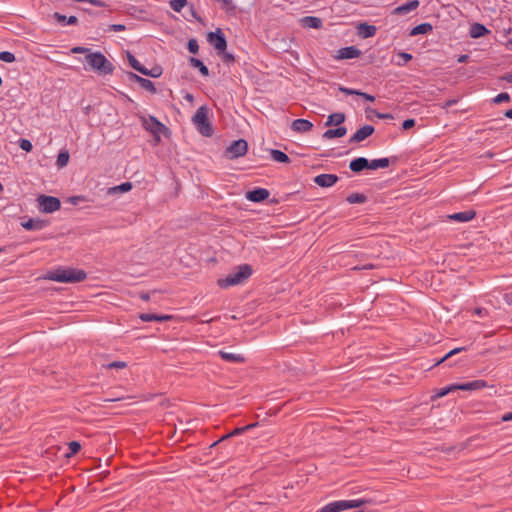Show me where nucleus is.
Instances as JSON below:
<instances>
[{
    "instance_id": "1",
    "label": "nucleus",
    "mask_w": 512,
    "mask_h": 512,
    "mask_svg": "<svg viewBox=\"0 0 512 512\" xmlns=\"http://www.w3.org/2000/svg\"><path fill=\"white\" fill-rule=\"evenodd\" d=\"M86 277V272L82 269L58 268L49 272L45 278L60 283H77L84 281Z\"/></svg>"
},
{
    "instance_id": "2",
    "label": "nucleus",
    "mask_w": 512,
    "mask_h": 512,
    "mask_svg": "<svg viewBox=\"0 0 512 512\" xmlns=\"http://www.w3.org/2000/svg\"><path fill=\"white\" fill-rule=\"evenodd\" d=\"M252 275V268L248 264H243L236 267L231 271L225 278H221L217 281V284L221 288H229L243 284Z\"/></svg>"
},
{
    "instance_id": "3",
    "label": "nucleus",
    "mask_w": 512,
    "mask_h": 512,
    "mask_svg": "<svg viewBox=\"0 0 512 512\" xmlns=\"http://www.w3.org/2000/svg\"><path fill=\"white\" fill-rule=\"evenodd\" d=\"M85 59L90 68L101 75H110L114 71L113 64L99 51L89 52Z\"/></svg>"
},
{
    "instance_id": "4",
    "label": "nucleus",
    "mask_w": 512,
    "mask_h": 512,
    "mask_svg": "<svg viewBox=\"0 0 512 512\" xmlns=\"http://www.w3.org/2000/svg\"><path fill=\"white\" fill-rule=\"evenodd\" d=\"M368 502L369 501L366 499L334 501L322 507L318 512H341L352 508H358Z\"/></svg>"
},
{
    "instance_id": "5",
    "label": "nucleus",
    "mask_w": 512,
    "mask_h": 512,
    "mask_svg": "<svg viewBox=\"0 0 512 512\" xmlns=\"http://www.w3.org/2000/svg\"><path fill=\"white\" fill-rule=\"evenodd\" d=\"M248 151V143L243 140L233 141L225 150L224 154L227 159L233 160L244 156Z\"/></svg>"
},
{
    "instance_id": "6",
    "label": "nucleus",
    "mask_w": 512,
    "mask_h": 512,
    "mask_svg": "<svg viewBox=\"0 0 512 512\" xmlns=\"http://www.w3.org/2000/svg\"><path fill=\"white\" fill-rule=\"evenodd\" d=\"M38 208L43 213H53L60 209L61 202L53 196L40 195L37 198Z\"/></svg>"
},
{
    "instance_id": "7",
    "label": "nucleus",
    "mask_w": 512,
    "mask_h": 512,
    "mask_svg": "<svg viewBox=\"0 0 512 512\" xmlns=\"http://www.w3.org/2000/svg\"><path fill=\"white\" fill-rule=\"evenodd\" d=\"M207 41L217 51V54H222L227 48V40L224 33L220 28H217L214 32H209L207 35Z\"/></svg>"
},
{
    "instance_id": "8",
    "label": "nucleus",
    "mask_w": 512,
    "mask_h": 512,
    "mask_svg": "<svg viewBox=\"0 0 512 512\" xmlns=\"http://www.w3.org/2000/svg\"><path fill=\"white\" fill-rule=\"evenodd\" d=\"M366 117L373 124H379L380 120L384 121L385 125H393L397 126V122L395 116L391 113H379L374 109H366Z\"/></svg>"
},
{
    "instance_id": "9",
    "label": "nucleus",
    "mask_w": 512,
    "mask_h": 512,
    "mask_svg": "<svg viewBox=\"0 0 512 512\" xmlns=\"http://www.w3.org/2000/svg\"><path fill=\"white\" fill-rule=\"evenodd\" d=\"M209 109L203 105L199 107L192 117V122L197 128H211L208 121Z\"/></svg>"
},
{
    "instance_id": "10",
    "label": "nucleus",
    "mask_w": 512,
    "mask_h": 512,
    "mask_svg": "<svg viewBox=\"0 0 512 512\" xmlns=\"http://www.w3.org/2000/svg\"><path fill=\"white\" fill-rule=\"evenodd\" d=\"M127 77L130 81L138 83L143 89L151 93H156V88L151 80L143 78L133 72H128Z\"/></svg>"
},
{
    "instance_id": "11",
    "label": "nucleus",
    "mask_w": 512,
    "mask_h": 512,
    "mask_svg": "<svg viewBox=\"0 0 512 512\" xmlns=\"http://www.w3.org/2000/svg\"><path fill=\"white\" fill-rule=\"evenodd\" d=\"M361 55V51L355 46H347L337 51V59H354Z\"/></svg>"
},
{
    "instance_id": "12",
    "label": "nucleus",
    "mask_w": 512,
    "mask_h": 512,
    "mask_svg": "<svg viewBox=\"0 0 512 512\" xmlns=\"http://www.w3.org/2000/svg\"><path fill=\"white\" fill-rule=\"evenodd\" d=\"M338 181V177L334 174H320L314 178V182L320 187H331Z\"/></svg>"
},
{
    "instance_id": "13",
    "label": "nucleus",
    "mask_w": 512,
    "mask_h": 512,
    "mask_svg": "<svg viewBox=\"0 0 512 512\" xmlns=\"http://www.w3.org/2000/svg\"><path fill=\"white\" fill-rule=\"evenodd\" d=\"M487 386L484 380H474L463 384H454L455 390L475 391Z\"/></svg>"
},
{
    "instance_id": "14",
    "label": "nucleus",
    "mask_w": 512,
    "mask_h": 512,
    "mask_svg": "<svg viewBox=\"0 0 512 512\" xmlns=\"http://www.w3.org/2000/svg\"><path fill=\"white\" fill-rule=\"evenodd\" d=\"M270 193L265 188H257L247 192L246 198L252 202H261L269 197Z\"/></svg>"
},
{
    "instance_id": "15",
    "label": "nucleus",
    "mask_w": 512,
    "mask_h": 512,
    "mask_svg": "<svg viewBox=\"0 0 512 512\" xmlns=\"http://www.w3.org/2000/svg\"><path fill=\"white\" fill-rule=\"evenodd\" d=\"M419 1L418 0H410L398 7H396L392 14L394 15H406L410 13L411 11L417 9L419 7Z\"/></svg>"
},
{
    "instance_id": "16",
    "label": "nucleus",
    "mask_w": 512,
    "mask_h": 512,
    "mask_svg": "<svg viewBox=\"0 0 512 512\" xmlns=\"http://www.w3.org/2000/svg\"><path fill=\"white\" fill-rule=\"evenodd\" d=\"M377 28L374 25H370L366 22L360 23L357 26V34L361 38H370L376 34Z\"/></svg>"
},
{
    "instance_id": "17",
    "label": "nucleus",
    "mask_w": 512,
    "mask_h": 512,
    "mask_svg": "<svg viewBox=\"0 0 512 512\" xmlns=\"http://www.w3.org/2000/svg\"><path fill=\"white\" fill-rule=\"evenodd\" d=\"M476 213L473 210H466L448 215V219L457 222H469L475 217Z\"/></svg>"
},
{
    "instance_id": "18",
    "label": "nucleus",
    "mask_w": 512,
    "mask_h": 512,
    "mask_svg": "<svg viewBox=\"0 0 512 512\" xmlns=\"http://www.w3.org/2000/svg\"><path fill=\"white\" fill-rule=\"evenodd\" d=\"M490 31L485 25L481 23H473L469 29V35L471 38L477 39L487 35Z\"/></svg>"
},
{
    "instance_id": "19",
    "label": "nucleus",
    "mask_w": 512,
    "mask_h": 512,
    "mask_svg": "<svg viewBox=\"0 0 512 512\" xmlns=\"http://www.w3.org/2000/svg\"><path fill=\"white\" fill-rule=\"evenodd\" d=\"M302 27L319 29L322 27V19L315 16H305L300 20Z\"/></svg>"
},
{
    "instance_id": "20",
    "label": "nucleus",
    "mask_w": 512,
    "mask_h": 512,
    "mask_svg": "<svg viewBox=\"0 0 512 512\" xmlns=\"http://www.w3.org/2000/svg\"><path fill=\"white\" fill-rule=\"evenodd\" d=\"M218 355L225 361L230 363H243L245 358L238 353L226 352L223 350L218 351Z\"/></svg>"
},
{
    "instance_id": "21",
    "label": "nucleus",
    "mask_w": 512,
    "mask_h": 512,
    "mask_svg": "<svg viewBox=\"0 0 512 512\" xmlns=\"http://www.w3.org/2000/svg\"><path fill=\"white\" fill-rule=\"evenodd\" d=\"M47 226V221L41 219H29L22 223L25 230H41Z\"/></svg>"
},
{
    "instance_id": "22",
    "label": "nucleus",
    "mask_w": 512,
    "mask_h": 512,
    "mask_svg": "<svg viewBox=\"0 0 512 512\" xmlns=\"http://www.w3.org/2000/svg\"><path fill=\"white\" fill-rule=\"evenodd\" d=\"M349 168L356 173L368 169V159L364 157L356 158L350 162Z\"/></svg>"
},
{
    "instance_id": "23",
    "label": "nucleus",
    "mask_w": 512,
    "mask_h": 512,
    "mask_svg": "<svg viewBox=\"0 0 512 512\" xmlns=\"http://www.w3.org/2000/svg\"><path fill=\"white\" fill-rule=\"evenodd\" d=\"M139 318L144 322H150V321L164 322V321L170 320L172 318V316L157 315V314H151V313H142L139 315Z\"/></svg>"
},
{
    "instance_id": "24",
    "label": "nucleus",
    "mask_w": 512,
    "mask_h": 512,
    "mask_svg": "<svg viewBox=\"0 0 512 512\" xmlns=\"http://www.w3.org/2000/svg\"><path fill=\"white\" fill-rule=\"evenodd\" d=\"M432 30H433V26L430 23L425 22V23H421V24L415 26L414 28H412L410 30L409 35L416 36V35H420V34H427V33L431 32Z\"/></svg>"
},
{
    "instance_id": "25",
    "label": "nucleus",
    "mask_w": 512,
    "mask_h": 512,
    "mask_svg": "<svg viewBox=\"0 0 512 512\" xmlns=\"http://www.w3.org/2000/svg\"><path fill=\"white\" fill-rule=\"evenodd\" d=\"M344 121H345V115L343 113H333V114H330L327 117L326 122H325L324 125L326 127L331 126V125L339 126Z\"/></svg>"
},
{
    "instance_id": "26",
    "label": "nucleus",
    "mask_w": 512,
    "mask_h": 512,
    "mask_svg": "<svg viewBox=\"0 0 512 512\" xmlns=\"http://www.w3.org/2000/svg\"><path fill=\"white\" fill-rule=\"evenodd\" d=\"M54 19L57 20L61 25H74L78 22V19L76 16H65L63 14H60L58 12H55L53 15Z\"/></svg>"
},
{
    "instance_id": "27",
    "label": "nucleus",
    "mask_w": 512,
    "mask_h": 512,
    "mask_svg": "<svg viewBox=\"0 0 512 512\" xmlns=\"http://www.w3.org/2000/svg\"><path fill=\"white\" fill-rule=\"evenodd\" d=\"M189 64L192 67L197 68L199 70V72L201 73V75H203V76L209 75V70H208L207 66L200 59L195 58V57H190Z\"/></svg>"
},
{
    "instance_id": "28",
    "label": "nucleus",
    "mask_w": 512,
    "mask_h": 512,
    "mask_svg": "<svg viewBox=\"0 0 512 512\" xmlns=\"http://www.w3.org/2000/svg\"><path fill=\"white\" fill-rule=\"evenodd\" d=\"M142 122L143 128H152L151 125L153 126V128H166L164 124H162L155 117L150 115L148 117H142Z\"/></svg>"
},
{
    "instance_id": "29",
    "label": "nucleus",
    "mask_w": 512,
    "mask_h": 512,
    "mask_svg": "<svg viewBox=\"0 0 512 512\" xmlns=\"http://www.w3.org/2000/svg\"><path fill=\"white\" fill-rule=\"evenodd\" d=\"M271 158L279 163H289L290 159L289 157L282 151L276 150V149H270L269 150Z\"/></svg>"
},
{
    "instance_id": "30",
    "label": "nucleus",
    "mask_w": 512,
    "mask_h": 512,
    "mask_svg": "<svg viewBox=\"0 0 512 512\" xmlns=\"http://www.w3.org/2000/svg\"><path fill=\"white\" fill-rule=\"evenodd\" d=\"M388 166H389L388 158L374 159L371 161L368 160V169H371V170H377L379 168H386Z\"/></svg>"
},
{
    "instance_id": "31",
    "label": "nucleus",
    "mask_w": 512,
    "mask_h": 512,
    "mask_svg": "<svg viewBox=\"0 0 512 512\" xmlns=\"http://www.w3.org/2000/svg\"><path fill=\"white\" fill-rule=\"evenodd\" d=\"M132 189V184L130 182H124L120 185L111 187L108 189V194L114 195L117 193H125Z\"/></svg>"
},
{
    "instance_id": "32",
    "label": "nucleus",
    "mask_w": 512,
    "mask_h": 512,
    "mask_svg": "<svg viewBox=\"0 0 512 512\" xmlns=\"http://www.w3.org/2000/svg\"><path fill=\"white\" fill-rule=\"evenodd\" d=\"M127 60L129 65L139 73L146 72V67H144L131 53H127Z\"/></svg>"
},
{
    "instance_id": "33",
    "label": "nucleus",
    "mask_w": 512,
    "mask_h": 512,
    "mask_svg": "<svg viewBox=\"0 0 512 512\" xmlns=\"http://www.w3.org/2000/svg\"><path fill=\"white\" fill-rule=\"evenodd\" d=\"M374 130H357V132L350 138V142H361L368 138Z\"/></svg>"
},
{
    "instance_id": "34",
    "label": "nucleus",
    "mask_w": 512,
    "mask_h": 512,
    "mask_svg": "<svg viewBox=\"0 0 512 512\" xmlns=\"http://www.w3.org/2000/svg\"><path fill=\"white\" fill-rule=\"evenodd\" d=\"M69 158H70V156H69L68 151H66V150L61 151L58 154L57 161H56L58 168L65 167L68 164Z\"/></svg>"
},
{
    "instance_id": "35",
    "label": "nucleus",
    "mask_w": 512,
    "mask_h": 512,
    "mask_svg": "<svg viewBox=\"0 0 512 512\" xmlns=\"http://www.w3.org/2000/svg\"><path fill=\"white\" fill-rule=\"evenodd\" d=\"M314 124L306 119H295L292 124L291 128H313Z\"/></svg>"
},
{
    "instance_id": "36",
    "label": "nucleus",
    "mask_w": 512,
    "mask_h": 512,
    "mask_svg": "<svg viewBox=\"0 0 512 512\" xmlns=\"http://www.w3.org/2000/svg\"><path fill=\"white\" fill-rule=\"evenodd\" d=\"M347 130H326L323 134L324 139L341 138L345 136Z\"/></svg>"
},
{
    "instance_id": "37",
    "label": "nucleus",
    "mask_w": 512,
    "mask_h": 512,
    "mask_svg": "<svg viewBox=\"0 0 512 512\" xmlns=\"http://www.w3.org/2000/svg\"><path fill=\"white\" fill-rule=\"evenodd\" d=\"M412 59V55L407 52H399L397 54V61L396 64L398 66H404L406 65L410 60Z\"/></svg>"
},
{
    "instance_id": "38",
    "label": "nucleus",
    "mask_w": 512,
    "mask_h": 512,
    "mask_svg": "<svg viewBox=\"0 0 512 512\" xmlns=\"http://www.w3.org/2000/svg\"><path fill=\"white\" fill-rule=\"evenodd\" d=\"M347 201L350 204L364 203L366 201V197L363 194L353 193L347 197Z\"/></svg>"
},
{
    "instance_id": "39",
    "label": "nucleus",
    "mask_w": 512,
    "mask_h": 512,
    "mask_svg": "<svg viewBox=\"0 0 512 512\" xmlns=\"http://www.w3.org/2000/svg\"><path fill=\"white\" fill-rule=\"evenodd\" d=\"M142 74L145 76L152 77V78H158L162 74V68L159 66H155L152 69L146 68V72H143Z\"/></svg>"
},
{
    "instance_id": "40",
    "label": "nucleus",
    "mask_w": 512,
    "mask_h": 512,
    "mask_svg": "<svg viewBox=\"0 0 512 512\" xmlns=\"http://www.w3.org/2000/svg\"><path fill=\"white\" fill-rule=\"evenodd\" d=\"M187 5V0H171L170 7L175 12H180Z\"/></svg>"
},
{
    "instance_id": "41",
    "label": "nucleus",
    "mask_w": 512,
    "mask_h": 512,
    "mask_svg": "<svg viewBox=\"0 0 512 512\" xmlns=\"http://www.w3.org/2000/svg\"><path fill=\"white\" fill-rule=\"evenodd\" d=\"M252 427H254V425H253V424H251V425H246V426L241 427V428H236V429H234L231 433H229V434H227V435L223 436V437L221 438V440H224V439H226V438H230V437L235 436V435H239V434H241V433H243V432H245V431H247V430L251 429Z\"/></svg>"
},
{
    "instance_id": "42",
    "label": "nucleus",
    "mask_w": 512,
    "mask_h": 512,
    "mask_svg": "<svg viewBox=\"0 0 512 512\" xmlns=\"http://www.w3.org/2000/svg\"><path fill=\"white\" fill-rule=\"evenodd\" d=\"M0 60L6 63H12L15 61V55L10 51L0 52Z\"/></svg>"
},
{
    "instance_id": "43",
    "label": "nucleus",
    "mask_w": 512,
    "mask_h": 512,
    "mask_svg": "<svg viewBox=\"0 0 512 512\" xmlns=\"http://www.w3.org/2000/svg\"><path fill=\"white\" fill-rule=\"evenodd\" d=\"M187 48L190 53L196 54L199 51V44L195 38L189 39L187 43Z\"/></svg>"
},
{
    "instance_id": "44",
    "label": "nucleus",
    "mask_w": 512,
    "mask_h": 512,
    "mask_svg": "<svg viewBox=\"0 0 512 512\" xmlns=\"http://www.w3.org/2000/svg\"><path fill=\"white\" fill-rule=\"evenodd\" d=\"M69 450L70 452L67 454L68 457H70L71 455H74L76 454L80 448H81V445L79 442H76V441H71L69 444Z\"/></svg>"
},
{
    "instance_id": "45",
    "label": "nucleus",
    "mask_w": 512,
    "mask_h": 512,
    "mask_svg": "<svg viewBox=\"0 0 512 512\" xmlns=\"http://www.w3.org/2000/svg\"><path fill=\"white\" fill-rule=\"evenodd\" d=\"M452 391H455V387H454V384L448 386V387H445V388H442L440 389L436 395H435V398H441V397H444L446 396L448 393L452 392Z\"/></svg>"
},
{
    "instance_id": "46",
    "label": "nucleus",
    "mask_w": 512,
    "mask_h": 512,
    "mask_svg": "<svg viewBox=\"0 0 512 512\" xmlns=\"http://www.w3.org/2000/svg\"><path fill=\"white\" fill-rule=\"evenodd\" d=\"M126 367L127 364L124 361H114L106 365V368L108 369H124Z\"/></svg>"
},
{
    "instance_id": "47",
    "label": "nucleus",
    "mask_w": 512,
    "mask_h": 512,
    "mask_svg": "<svg viewBox=\"0 0 512 512\" xmlns=\"http://www.w3.org/2000/svg\"><path fill=\"white\" fill-rule=\"evenodd\" d=\"M398 123L397 125H400V128H412L415 125V120L412 118L405 119L403 121H400V119H397Z\"/></svg>"
},
{
    "instance_id": "48",
    "label": "nucleus",
    "mask_w": 512,
    "mask_h": 512,
    "mask_svg": "<svg viewBox=\"0 0 512 512\" xmlns=\"http://www.w3.org/2000/svg\"><path fill=\"white\" fill-rule=\"evenodd\" d=\"M19 146L21 149H23L26 152H30L33 148L32 143L27 139H21L19 141Z\"/></svg>"
},
{
    "instance_id": "49",
    "label": "nucleus",
    "mask_w": 512,
    "mask_h": 512,
    "mask_svg": "<svg viewBox=\"0 0 512 512\" xmlns=\"http://www.w3.org/2000/svg\"><path fill=\"white\" fill-rule=\"evenodd\" d=\"M510 100V95L506 92H502V93H499L494 99H493V102L494 103H501V102H504V101H509Z\"/></svg>"
},
{
    "instance_id": "50",
    "label": "nucleus",
    "mask_w": 512,
    "mask_h": 512,
    "mask_svg": "<svg viewBox=\"0 0 512 512\" xmlns=\"http://www.w3.org/2000/svg\"><path fill=\"white\" fill-rule=\"evenodd\" d=\"M89 52H92L89 48L82 47V46H75L71 49V53L74 54H89Z\"/></svg>"
},
{
    "instance_id": "51",
    "label": "nucleus",
    "mask_w": 512,
    "mask_h": 512,
    "mask_svg": "<svg viewBox=\"0 0 512 512\" xmlns=\"http://www.w3.org/2000/svg\"><path fill=\"white\" fill-rule=\"evenodd\" d=\"M463 350H465V348H464V347H458V348H455V349L451 350L450 352H448V353H447V354H446V355H445V356H444V357H443V358L438 362V364H439V363H441V362H443V361H445L446 359H448V358H449V357H451L452 355H455V354H457V353H459V352H461V351H463Z\"/></svg>"
},
{
    "instance_id": "52",
    "label": "nucleus",
    "mask_w": 512,
    "mask_h": 512,
    "mask_svg": "<svg viewBox=\"0 0 512 512\" xmlns=\"http://www.w3.org/2000/svg\"><path fill=\"white\" fill-rule=\"evenodd\" d=\"M219 55L222 57V60L225 63H231L234 61L233 54L226 52V50H224V52H222V54H219Z\"/></svg>"
},
{
    "instance_id": "53",
    "label": "nucleus",
    "mask_w": 512,
    "mask_h": 512,
    "mask_svg": "<svg viewBox=\"0 0 512 512\" xmlns=\"http://www.w3.org/2000/svg\"><path fill=\"white\" fill-rule=\"evenodd\" d=\"M154 139V142L157 143L160 140L158 132H162L163 134H167L169 130H150Z\"/></svg>"
},
{
    "instance_id": "54",
    "label": "nucleus",
    "mask_w": 512,
    "mask_h": 512,
    "mask_svg": "<svg viewBox=\"0 0 512 512\" xmlns=\"http://www.w3.org/2000/svg\"><path fill=\"white\" fill-rule=\"evenodd\" d=\"M125 29L126 27L123 24H113L110 26V30L114 32L124 31Z\"/></svg>"
},
{
    "instance_id": "55",
    "label": "nucleus",
    "mask_w": 512,
    "mask_h": 512,
    "mask_svg": "<svg viewBox=\"0 0 512 512\" xmlns=\"http://www.w3.org/2000/svg\"><path fill=\"white\" fill-rule=\"evenodd\" d=\"M82 200H84V197L82 196H73L69 198V202L73 205H77Z\"/></svg>"
},
{
    "instance_id": "56",
    "label": "nucleus",
    "mask_w": 512,
    "mask_h": 512,
    "mask_svg": "<svg viewBox=\"0 0 512 512\" xmlns=\"http://www.w3.org/2000/svg\"><path fill=\"white\" fill-rule=\"evenodd\" d=\"M340 91L346 93V94H349V95H358L359 91L358 90H354V89H349V88H343L341 87L340 88Z\"/></svg>"
},
{
    "instance_id": "57",
    "label": "nucleus",
    "mask_w": 512,
    "mask_h": 512,
    "mask_svg": "<svg viewBox=\"0 0 512 512\" xmlns=\"http://www.w3.org/2000/svg\"><path fill=\"white\" fill-rule=\"evenodd\" d=\"M359 96L363 97L364 99L368 100V101H374L375 100V97L370 95V94H367V93H364V92H360L358 93Z\"/></svg>"
},
{
    "instance_id": "58",
    "label": "nucleus",
    "mask_w": 512,
    "mask_h": 512,
    "mask_svg": "<svg viewBox=\"0 0 512 512\" xmlns=\"http://www.w3.org/2000/svg\"><path fill=\"white\" fill-rule=\"evenodd\" d=\"M87 3H90L97 7H103L104 3L101 0H86Z\"/></svg>"
},
{
    "instance_id": "59",
    "label": "nucleus",
    "mask_w": 512,
    "mask_h": 512,
    "mask_svg": "<svg viewBox=\"0 0 512 512\" xmlns=\"http://www.w3.org/2000/svg\"><path fill=\"white\" fill-rule=\"evenodd\" d=\"M468 59H469V55H467V54H462V55H460V56L458 57L457 62H458V63H465V62H467V61H468Z\"/></svg>"
},
{
    "instance_id": "60",
    "label": "nucleus",
    "mask_w": 512,
    "mask_h": 512,
    "mask_svg": "<svg viewBox=\"0 0 512 512\" xmlns=\"http://www.w3.org/2000/svg\"><path fill=\"white\" fill-rule=\"evenodd\" d=\"M502 79L506 81L507 83H512V73L505 74Z\"/></svg>"
},
{
    "instance_id": "61",
    "label": "nucleus",
    "mask_w": 512,
    "mask_h": 512,
    "mask_svg": "<svg viewBox=\"0 0 512 512\" xmlns=\"http://www.w3.org/2000/svg\"><path fill=\"white\" fill-rule=\"evenodd\" d=\"M512 420V413H506L502 416V421L507 422Z\"/></svg>"
},
{
    "instance_id": "62",
    "label": "nucleus",
    "mask_w": 512,
    "mask_h": 512,
    "mask_svg": "<svg viewBox=\"0 0 512 512\" xmlns=\"http://www.w3.org/2000/svg\"><path fill=\"white\" fill-rule=\"evenodd\" d=\"M202 132V134L206 137H211L212 136V132L213 130H208V129H205V130H200Z\"/></svg>"
},
{
    "instance_id": "63",
    "label": "nucleus",
    "mask_w": 512,
    "mask_h": 512,
    "mask_svg": "<svg viewBox=\"0 0 512 512\" xmlns=\"http://www.w3.org/2000/svg\"><path fill=\"white\" fill-rule=\"evenodd\" d=\"M504 115H505L507 118L512 119V109L507 110V111L504 113Z\"/></svg>"
},
{
    "instance_id": "64",
    "label": "nucleus",
    "mask_w": 512,
    "mask_h": 512,
    "mask_svg": "<svg viewBox=\"0 0 512 512\" xmlns=\"http://www.w3.org/2000/svg\"><path fill=\"white\" fill-rule=\"evenodd\" d=\"M141 299L147 301V300H149V295L148 294H142L141 295Z\"/></svg>"
}]
</instances>
